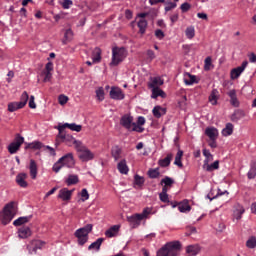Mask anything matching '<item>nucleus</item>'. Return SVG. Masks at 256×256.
I'll return each instance as SVG.
<instances>
[{"instance_id": "ea45409f", "label": "nucleus", "mask_w": 256, "mask_h": 256, "mask_svg": "<svg viewBox=\"0 0 256 256\" xmlns=\"http://www.w3.org/2000/svg\"><path fill=\"white\" fill-rule=\"evenodd\" d=\"M181 159H183V151L178 150V152L175 156L174 165H177V167L182 168L183 167V162H181Z\"/></svg>"}, {"instance_id": "6e6552de", "label": "nucleus", "mask_w": 256, "mask_h": 256, "mask_svg": "<svg viewBox=\"0 0 256 256\" xmlns=\"http://www.w3.org/2000/svg\"><path fill=\"white\" fill-rule=\"evenodd\" d=\"M77 151H79V159H81V161H91V159L94 157L89 149L83 147L82 144L80 145L79 149H77Z\"/></svg>"}, {"instance_id": "09e8293b", "label": "nucleus", "mask_w": 256, "mask_h": 256, "mask_svg": "<svg viewBox=\"0 0 256 256\" xmlns=\"http://www.w3.org/2000/svg\"><path fill=\"white\" fill-rule=\"evenodd\" d=\"M234 213H235L236 219L239 221V219H241L243 213H245V208H243L242 205H239V204H238V205L236 206V210H235Z\"/></svg>"}, {"instance_id": "7ed1b4c3", "label": "nucleus", "mask_w": 256, "mask_h": 256, "mask_svg": "<svg viewBox=\"0 0 256 256\" xmlns=\"http://www.w3.org/2000/svg\"><path fill=\"white\" fill-rule=\"evenodd\" d=\"M93 231V224H87L75 231L74 235L78 239V245H85L89 241V233Z\"/></svg>"}, {"instance_id": "f03ea898", "label": "nucleus", "mask_w": 256, "mask_h": 256, "mask_svg": "<svg viewBox=\"0 0 256 256\" xmlns=\"http://www.w3.org/2000/svg\"><path fill=\"white\" fill-rule=\"evenodd\" d=\"M179 251H181L180 241L168 242L157 251L156 256H177Z\"/></svg>"}, {"instance_id": "603ef678", "label": "nucleus", "mask_w": 256, "mask_h": 256, "mask_svg": "<svg viewBox=\"0 0 256 256\" xmlns=\"http://www.w3.org/2000/svg\"><path fill=\"white\" fill-rule=\"evenodd\" d=\"M96 97L99 101H103L105 99V90L103 89V87H99L96 90Z\"/></svg>"}, {"instance_id": "f257e3e1", "label": "nucleus", "mask_w": 256, "mask_h": 256, "mask_svg": "<svg viewBox=\"0 0 256 256\" xmlns=\"http://www.w3.org/2000/svg\"><path fill=\"white\" fill-rule=\"evenodd\" d=\"M59 133L56 136V145H61V143H65L68 147L75 146L76 149L81 147V141L75 139V137L71 136L70 134L65 133V130L62 128L57 127Z\"/></svg>"}, {"instance_id": "9b49d317", "label": "nucleus", "mask_w": 256, "mask_h": 256, "mask_svg": "<svg viewBox=\"0 0 256 256\" xmlns=\"http://www.w3.org/2000/svg\"><path fill=\"white\" fill-rule=\"evenodd\" d=\"M133 123H135L133 122V116L124 115L120 119V125H122V127H124V129H127L128 131H131Z\"/></svg>"}, {"instance_id": "f8f14e48", "label": "nucleus", "mask_w": 256, "mask_h": 256, "mask_svg": "<svg viewBox=\"0 0 256 256\" xmlns=\"http://www.w3.org/2000/svg\"><path fill=\"white\" fill-rule=\"evenodd\" d=\"M43 247H45V242L41 240H33L28 245V251L29 253H37V249H43Z\"/></svg>"}, {"instance_id": "c9c22d12", "label": "nucleus", "mask_w": 256, "mask_h": 256, "mask_svg": "<svg viewBox=\"0 0 256 256\" xmlns=\"http://www.w3.org/2000/svg\"><path fill=\"white\" fill-rule=\"evenodd\" d=\"M92 61L93 63H101V49L95 48L92 53Z\"/></svg>"}, {"instance_id": "f704fd0d", "label": "nucleus", "mask_w": 256, "mask_h": 256, "mask_svg": "<svg viewBox=\"0 0 256 256\" xmlns=\"http://www.w3.org/2000/svg\"><path fill=\"white\" fill-rule=\"evenodd\" d=\"M164 81L160 77H155L152 79L151 83L149 84V88H159L163 85Z\"/></svg>"}, {"instance_id": "dca6fc26", "label": "nucleus", "mask_w": 256, "mask_h": 256, "mask_svg": "<svg viewBox=\"0 0 256 256\" xmlns=\"http://www.w3.org/2000/svg\"><path fill=\"white\" fill-rule=\"evenodd\" d=\"M205 135L210 140L211 139H218V137H219V130H217V128H215V127H207L205 129Z\"/></svg>"}, {"instance_id": "393cba45", "label": "nucleus", "mask_w": 256, "mask_h": 256, "mask_svg": "<svg viewBox=\"0 0 256 256\" xmlns=\"http://www.w3.org/2000/svg\"><path fill=\"white\" fill-rule=\"evenodd\" d=\"M18 235L20 239H27V237H31V228L23 226L18 230Z\"/></svg>"}, {"instance_id": "2eb2a0df", "label": "nucleus", "mask_w": 256, "mask_h": 256, "mask_svg": "<svg viewBox=\"0 0 256 256\" xmlns=\"http://www.w3.org/2000/svg\"><path fill=\"white\" fill-rule=\"evenodd\" d=\"M72 195H73V190L63 188L59 191L58 199H62V201H70Z\"/></svg>"}, {"instance_id": "9d476101", "label": "nucleus", "mask_w": 256, "mask_h": 256, "mask_svg": "<svg viewBox=\"0 0 256 256\" xmlns=\"http://www.w3.org/2000/svg\"><path fill=\"white\" fill-rule=\"evenodd\" d=\"M59 163H62L64 167H73L75 160L73 159V153H68L59 159Z\"/></svg>"}, {"instance_id": "c03bdc74", "label": "nucleus", "mask_w": 256, "mask_h": 256, "mask_svg": "<svg viewBox=\"0 0 256 256\" xmlns=\"http://www.w3.org/2000/svg\"><path fill=\"white\" fill-rule=\"evenodd\" d=\"M79 183V177L77 175H69L68 179H66V185L71 186V185H77Z\"/></svg>"}, {"instance_id": "20e7f679", "label": "nucleus", "mask_w": 256, "mask_h": 256, "mask_svg": "<svg viewBox=\"0 0 256 256\" xmlns=\"http://www.w3.org/2000/svg\"><path fill=\"white\" fill-rule=\"evenodd\" d=\"M13 217H15V203L10 202L5 205L0 219L3 225H9L13 221Z\"/></svg>"}, {"instance_id": "473e14b6", "label": "nucleus", "mask_w": 256, "mask_h": 256, "mask_svg": "<svg viewBox=\"0 0 256 256\" xmlns=\"http://www.w3.org/2000/svg\"><path fill=\"white\" fill-rule=\"evenodd\" d=\"M103 241H105V238H98L88 247V250L91 251L93 249H96V251H99V249H101V245H103Z\"/></svg>"}, {"instance_id": "58836bf2", "label": "nucleus", "mask_w": 256, "mask_h": 256, "mask_svg": "<svg viewBox=\"0 0 256 256\" xmlns=\"http://www.w3.org/2000/svg\"><path fill=\"white\" fill-rule=\"evenodd\" d=\"M217 99H219V90L213 89L209 96V101L212 105H215L217 103Z\"/></svg>"}, {"instance_id": "7c9ffc66", "label": "nucleus", "mask_w": 256, "mask_h": 256, "mask_svg": "<svg viewBox=\"0 0 256 256\" xmlns=\"http://www.w3.org/2000/svg\"><path fill=\"white\" fill-rule=\"evenodd\" d=\"M173 159V154H167L164 159L158 161L160 167H169L171 165V160Z\"/></svg>"}, {"instance_id": "e2e57ef3", "label": "nucleus", "mask_w": 256, "mask_h": 256, "mask_svg": "<svg viewBox=\"0 0 256 256\" xmlns=\"http://www.w3.org/2000/svg\"><path fill=\"white\" fill-rule=\"evenodd\" d=\"M58 101L60 105H66L67 101H69V97L65 95H60Z\"/></svg>"}, {"instance_id": "864d4df0", "label": "nucleus", "mask_w": 256, "mask_h": 256, "mask_svg": "<svg viewBox=\"0 0 256 256\" xmlns=\"http://www.w3.org/2000/svg\"><path fill=\"white\" fill-rule=\"evenodd\" d=\"M246 247H248V249H255L256 247V238L255 237H250L247 242H246Z\"/></svg>"}, {"instance_id": "c756f323", "label": "nucleus", "mask_w": 256, "mask_h": 256, "mask_svg": "<svg viewBox=\"0 0 256 256\" xmlns=\"http://www.w3.org/2000/svg\"><path fill=\"white\" fill-rule=\"evenodd\" d=\"M29 169L31 179H37V162L35 160H30Z\"/></svg>"}, {"instance_id": "39448f33", "label": "nucleus", "mask_w": 256, "mask_h": 256, "mask_svg": "<svg viewBox=\"0 0 256 256\" xmlns=\"http://www.w3.org/2000/svg\"><path fill=\"white\" fill-rule=\"evenodd\" d=\"M126 57H127V50L125 48L114 47L112 49V61L110 65L117 67L119 63H123Z\"/></svg>"}, {"instance_id": "4468645a", "label": "nucleus", "mask_w": 256, "mask_h": 256, "mask_svg": "<svg viewBox=\"0 0 256 256\" xmlns=\"http://www.w3.org/2000/svg\"><path fill=\"white\" fill-rule=\"evenodd\" d=\"M227 95L228 97H230V105H232V107H239L240 102L239 98H237V91L235 89H232L227 92Z\"/></svg>"}, {"instance_id": "e433bc0d", "label": "nucleus", "mask_w": 256, "mask_h": 256, "mask_svg": "<svg viewBox=\"0 0 256 256\" xmlns=\"http://www.w3.org/2000/svg\"><path fill=\"white\" fill-rule=\"evenodd\" d=\"M234 126L232 123H227L225 128L222 130V135L224 137H229V135H233Z\"/></svg>"}, {"instance_id": "4be33fe9", "label": "nucleus", "mask_w": 256, "mask_h": 256, "mask_svg": "<svg viewBox=\"0 0 256 256\" xmlns=\"http://www.w3.org/2000/svg\"><path fill=\"white\" fill-rule=\"evenodd\" d=\"M127 220L129 223H133L134 227H138V225H141V221H143V216L140 214H135L127 217Z\"/></svg>"}, {"instance_id": "052dcab7", "label": "nucleus", "mask_w": 256, "mask_h": 256, "mask_svg": "<svg viewBox=\"0 0 256 256\" xmlns=\"http://www.w3.org/2000/svg\"><path fill=\"white\" fill-rule=\"evenodd\" d=\"M44 75V79L43 82L44 83H48L49 81H51L53 74L51 72H42Z\"/></svg>"}, {"instance_id": "de8ad7c7", "label": "nucleus", "mask_w": 256, "mask_h": 256, "mask_svg": "<svg viewBox=\"0 0 256 256\" xmlns=\"http://www.w3.org/2000/svg\"><path fill=\"white\" fill-rule=\"evenodd\" d=\"M19 109H23L21 107V105L19 104V102H11V103L8 104V111L10 113H14V111H17Z\"/></svg>"}, {"instance_id": "f3484780", "label": "nucleus", "mask_w": 256, "mask_h": 256, "mask_svg": "<svg viewBox=\"0 0 256 256\" xmlns=\"http://www.w3.org/2000/svg\"><path fill=\"white\" fill-rule=\"evenodd\" d=\"M186 253L188 256H196L201 253V247L199 245H190L186 248Z\"/></svg>"}, {"instance_id": "cd10ccee", "label": "nucleus", "mask_w": 256, "mask_h": 256, "mask_svg": "<svg viewBox=\"0 0 256 256\" xmlns=\"http://www.w3.org/2000/svg\"><path fill=\"white\" fill-rule=\"evenodd\" d=\"M45 145L41 143V141H34L32 143H26L25 149H33L34 151H37L39 149H43Z\"/></svg>"}, {"instance_id": "338daca9", "label": "nucleus", "mask_w": 256, "mask_h": 256, "mask_svg": "<svg viewBox=\"0 0 256 256\" xmlns=\"http://www.w3.org/2000/svg\"><path fill=\"white\" fill-rule=\"evenodd\" d=\"M155 37H157V39H163L165 37V33L163 32V30L161 29H157L155 31Z\"/></svg>"}, {"instance_id": "0eeeda50", "label": "nucleus", "mask_w": 256, "mask_h": 256, "mask_svg": "<svg viewBox=\"0 0 256 256\" xmlns=\"http://www.w3.org/2000/svg\"><path fill=\"white\" fill-rule=\"evenodd\" d=\"M248 65H249V62L244 61V62H242L241 66L233 68L230 73L231 79L233 81H235V79H239V77H241V73H243V71H245V69H247Z\"/></svg>"}, {"instance_id": "bb28decb", "label": "nucleus", "mask_w": 256, "mask_h": 256, "mask_svg": "<svg viewBox=\"0 0 256 256\" xmlns=\"http://www.w3.org/2000/svg\"><path fill=\"white\" fill-rule=\"evenodd\" d=\"M25 179H27V174L25 173H20L16 176V183L20 186V187H27V181H25Z\"/></svg>"}, {"instance_id": "49530a36", "label": "nucleus", "mask_w": 256, "mask_h": 256, "mask_svg": "<svg viewBox=\"0 0 256 256\" xmlns=\"http://www.w3.org/2000/svg\"><path fill=\"white\" fill-rule=\"evenodd\" d=\"M29 101V94L27 93V91H24L21 95L20 98V102H18L20 104V107H25L27 105V102Z\"/></svg>"}, {"instance_id": "6ab92c4d", "label": "nucleus", "mask_w": 256, "mask_h": 256, "mask_svg": "<svg viewBox=\"0 0 256 256\" xmlns=\"http://www.w3.org/2000/svg\"><path fill=\"white\" fill-rule=\"evenodd\" d=\"M152 113L156 119H161V117L167 113V109L161 106H155L152 110Z\"/></svg>"}, {"instance_id": "3c124183", "label": "nucleus", "mask_w": 256, "mask_h": 256, "mask_svg": "<svg viewBox=\"0 0 256 256\" xmlns=\"http://www.w3.org/2000/svg\"><path fill=\"white\" fill-rule=\"evenodd\" d=\"M185 35L187 39H193V37H195V27L190 26L186 28Z\"/></svg>"}, {"instance_id": "4d7b16f0", "label": "nucleus", "mask_w": 256, "mask_h": 256, "mask_svg": "<svg viewBox=\"0 0 256 256\" xmlns=\"http://www.w3.org/2000/svg\"><path fill=\"white\" fill-rule=\"evenodd\" d=\"M63 164L62 162H59V160L53 165V171L54 173H59V171H61V169L63 168Z\"/></svg>"}, {"instance_id": "0e129e2a", "label": "nucleus", "mask_w": 256, "mask_h": 256, "mask_svg": "<svg viewBox=\"0 0 256 256\" xmlns=\"http://www.w3.org/2000/svg\"><path fill=\"white\" fill-rule=\"evenodd\" d=\"M247 176H248V179H255V177H256V168L255 167L251 168L249 170Z\"/></svg>"}, {"instance_id": "a18cd8bd", "label": "nucleus", "mask_w": 256, "mask_h": 256, "mask_svg": "<svg viewBox=\"0 0 256 256\" xmlns=\"http://www.w3.org/2000/svg\"><path fill=\"white\" fill-rule=\"evenodd\" d=\"M197 78L194 75H191L190 73H186L184 83L186 85H193V83H196Z\"/></svg>"}, {"instance_id": "5701e85b", "label": "nucleus", "mask_w": 256, "mask_h": 256, "mask_svg": "<svg viewBox=\"0 0 256 256\" xmlns=\"http://www.w3.org/2000/svg\"><path fill=\"white\" fill-rule=\"evenodd\" d=\"M123 153V150L119 146H113L111 149V155L114 159V161H119L121 159V155Z\"/></svg>"}, {"instance_id": "423d86ee", "label": "nucleus", "mask_w": 256, "mask_h": 256, "mask_svg": "<svg viewBox=\"0 0 256 256\" xmlns=\"http://www.w3.org/2000/svg\"><path fill=\"white\" fill-rule=\"evenodd\" d=\"M23 143H25V138L21 134H16L14 141L8 145V153L15 155L21 149Z\"/></svg>"}, {"instance_id": "8fccbe9b", "label": "nucleus", "mask_w": 256, "mask_h": 256, "mask_svg": "<svg viewBox=\"0 0 256 256\" xmlns=\"http://www.w3.org/2000/svg\"><path fill=\"white\" fill-rule=\"evenodd\" d=\"M203 155L205 158L204 160V165H206L207 163H211V161H213V154H211V152L207 149L203 150Z\"/></svg>"}, {"instance_id": "aec40b11", "label": "nucleus", "mask_w": 256, "mask_h": 256, "mask_svg": "<svg viewBox=\"0 0 256 256\" xmlns=\"http://www.w3.org/2000/svg\"><path fill=\"white\" fill-rule=\"evenodd\" d=\"M117 169L122 175H127V173H129V166H127V160H121L117 165Z\"/></svg>"}, {"instance_id": "69168bd1", "label": "nucleus", "mask_w": 256, "mask_h": 256, "mask_svg": "<svg viewBox=\"0 0 256 256\" xmlns=\"http://www.w3.org/2000/svg\"><path fill=\"white\" fill-rule=\"evenodd\" d=\"M81 197H82V201H87L89 199V192L87 191V189H82L81 191Z\"/></svg>"}, {"instance_id": "b1692460", "label": "nucleus", "mask_w": 256, "mask_h": 256, "mask_svg": "<svg viewBox=\"0 0 256 256\" xmlns=\"http://www.w3.org/2000/svg\"><path fill=\"white\" fill-rule=\"evenodd\" d=\"M243 117H245V111L236 110L231 115V121H233V123H238L239 121H241V119H243Z\"/></svg>"}, {"instance_id": "a19ab883", "label": "nucleus", "mask_w": 256, "mask_h": 256, "mask_svg": "<svg viewBox=\"0 0 256 256\" xmlns=\"http://www.w3.org/2000/svg\"><path fill=\"white\" fill-rule=\"evenodd\" d=\"M160 176H161V172H159V168L148 170V177L150 179H159Z\"/></svg>"}, {"instance_id": "72a5a7b5", "label": "nucleus", "mask_w": 256, "mask_h": 256, "mask_svg": "<svg viewBox=\"0 0 256 256\" xmlns=\"http://www.w3.org/2000/svg\"><path fill=\"white\" fill-rule=\"evenodd\" d=\"M138 28H139V33H141V35H145V31H147V20L145 19H140L137 23Z\"/></svg>"}, {"instance_id": "2f4dec72", "label": "nucleus", "mask_w": 256, "mask_h": 256, "mask_svg": "<svg viewBox=\"0 0 256 256\" xmlns=\"http://www.w3.org/2000/svg\"><path fill=\"white\" fill-rule=\"evenodd\" d=\"M73 35V30H71V28L67 29L64 33V40L62 43L67 45L69 42L73 41Z\"/></svg>"}, {"instance_id": "79ce46f5", "label": "nucleus", "mask_w": 256, "mask_h": 256, "mask_svg": "<svg viewBox=\"0 0 256 256\" xmlns=\"http://www.w3.org/2000/svg\"><path fill=\"white\" fill-rule=\"evenodd\" d=\"M134 184L136 185V187H143V185H145V178L143 176H140L139 174H136L134 176Z\"/></svg>"}, {"instance_id": "37998d69", "label": "nucleus", "mask_w": 256, "mask_h": 256, "mask_svg": "<svg viewBox=\"0 0 256 256\" xmlns=\"http://www.w3.org/2000/svg\"><path fill=\"white\" fill-rule=\"evenodd\" d=\"M157 97L165 98V92L160 88H152V99H157Z\"/></svg>"}, {"instance_id": "4c0bfd02", "label": "nucleus", "mask_w": 256, "mask_h": 256, "mask_svg": "<svg viewBox=\"0 0 256 256\" xmlns=\"http://www.w3.org/2000/svg\"><path fill=\"white\" fill-rule=\"evenodd\" d=\"M175 184V180H173V178L169 177V176H165L161 181H160V185H164L165 187H173V185Z\"/></svg>"}, {"instance_id": "bf43d9fd", "label": "nucleus", "mask_w": 256, "mask_h": 256, "mask_svg": "<svg viewBox=\"0 0 256 256\" xmlns=\"http://www.w3.org/2000/svg\"><path fill=\"white\" fill-rule=\"evenodd\" d=\"M177 7V3L175 2H168L165 6V11L169 12L172 11V9H175Z\"/></svg>"}, {"instance_id": "6e6d98bb", "label": "nucleus", "mask_w": 256, "mask_h": 256, "mask_svg": "<svg viewBox=\"0 0 256 256\" xmlns=\"http://www.w3.org/2000/svg\"><path fill=\"white\" fill-rule=\"evenodd\" d=\"M60 5L64 9H71V7H73V1L72 0H63V2L60 3Z\"/></svg>"}, {"instance_id": "5fc2aeb1", "label": "nucleus", "mask_w": 256, "mask_h": 256, "mask_svg": "<svg viewBox=\"0 0 256 256\" xmlns=\"http://www.w3.org/2000/svg\"><path fill=\"white\" fill-rule=\"evenodd\" d=\"M130 131H135L136 133H143V131H145V128H143L142 126L138 125L137 123H133V126L130 129Z\"/></svg>"}, {"instance_id": "1a4fd4ad", "label": "nucleus", "mask_w": 256, "mask_h": 256, "mask_svg": "<svg viewBox=\"0 0 256 256\" xmlns=\"http://www.w3.org/2000/svg\"><path fill=\"white\" fill-rule=\"evenodd\" d=\"M110 99L115 101H123L125 99V93L119 87H112L110 90Z\"/></svg>"}, {"instance_id": "c85d7f7f", "label": "nucleus", "mask_w": 256, "mask_h": 256, "mask_svg": "<svg viewBox=\"0 0 256 256\" xmlns=\"http://www.w3.org/2000/svg\"><path fill=\"white\" fill-rule=\"evenodd\" d=\"M121 228V226L119 225H114L111 226L108 230H106L105 235L106 237H115V235H117L119 233V229Z\"/></svg>"}, {"instance_id": "13d9d810", "label": "nucleus", "mask_w": 256, "mask_h": 256, "mask_svg": "<svg viewBox=\"0 0 256 256\" xmlns=\"http://www.w3.org/2000/svg\"><path fill=\"white\" fill-rule=\"evenodd\" d=\"M159 199L162 203H169V195L167 193L161 192L159 194Z\"/></svg>"}, {"instance_id": "412c9836", "label": "nucleus", "mask_w": 256, "mask_h": 256, "mask_svg": "<svg viewBox=\"0 0 256 256\" xmlns=\"http://www.w3.org/2000/svg\"><path fill=\"white\" fill-rule=\"evenodd\" d=\"M33 216H23L19 217L18 219L14 220L13 225L14 227H21V225H25V223H29Z\"/></svg>"}, {"instance_id": "680f3d73", "label": "nucleus", "mask_w": 256, "mask_h": 256, "mask_svg": "<svg viewBox=\"0 0 256 256\" xmlns=\"http://www.w3.org/2000/svg\"><path fill=\"white\" fill-rule=\"evenodd\" d=\"M180 9H181L182 13H187V11H189L191 9V4H189L188 2L183 3L180 6Z\"/></svg>"}, {"instance_id": "a878e982", "label": "nucleus", "mask_w": 256, "mask_h": 256, "mask_svg": "<svg viewBox=\"0 0 256 256\" xmlns=\"http://www.w3.org/2000/svg\"><path fill=\"white\" fill-rule=\"evenodd\" d=\"M178 210L180 211V213H189V211H191V205H189V201L184 200L182 202H179Z\"/></svg>"}, {"instance_id": "ddd939ff", "label": "nucleus", "mask_w": 256, "mask_h": 256, "mask_svg": "<svg viewBox=\"0 0 256 256\" xmlns=\"http://www.w3.org/2000/svg\"><path fill=\"white\" fill-rule=\"evenodd\" d=\"M59 129H62L65 131V129H70V131H76V133H81V130L83 129V126L72 123H65L63 125H59L58 126Z\"/></svg>"}, {"instance_id": "774afa93", "label": "nucleus", "mask_w": 256, "mask_h": 256, "mask_svg": "<svg viewBox=\"0 0 256 256\" xmlns=\"http://www.w3.org/2000/svg\"><path fill=\"white\" fill-rule=\"evenodd\" d=\"M51 71H53V62H48L43 72L51 73Z\"/></svg>"}, {"instance_id": "a211bd4d", "label": "nucleus", "mask_w": 256, "mask_h": 256, "mask_svg": "<svg viewBox=\"0 0 256 256\" xmlns=\"http://www.w3.org/2000/svg\"><path fill=\"white\" fill-rule=\"evenodd\" d=\"M202 168L208 173H211L212 171H217V169H219V160L214 161L212 164L206 162V164H203Z\"/></svg>"}]
</instances>
